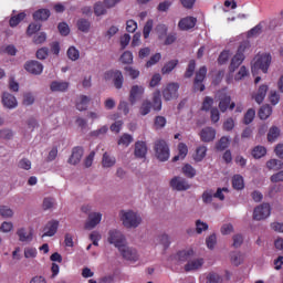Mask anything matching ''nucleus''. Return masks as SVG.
Returning <instances> with one entry per match:
<instances>
[{"mask_svg":"<svg viewBox=\"0 0 283 283\" xmlns=\"http://www.w3.org/2000/svg\"><path fill=\"white\" fill-rule=\"evenodd\" d=\"M119 219L126 229H138L143 224V217L134 210H122L119 212Z\"/></svg>","mask_w":283,"mask_h":283,"instance_id":"1","label":"nucleus"},{"mask_svg":"<svg viewBox=\"0 0 283 283\" xmlns=\"http://www.w3.org/2000/svg\"><path fill=\"white\" fill-rule=\"evenodd\" d=\"M249 46H250L249 41H244L240 44L237 53L231 60V63L229 66L230 74H233V72H235V70H238V67H240L242 63H244V59H245L244 51L248 50Z\"/></svg>","mask_w":283,"mask_h":283,"instance_id":"2","label":"nucleus"},{"mask_svg":"<svg viewBox=\"0 0 283 283\" xmlns=\"http://www.w3.org/2000/svg\"><path fill=\"white\" fill-rule=\"evenodd\" d=\"M270 65H271V54L258 55L254 59V63L252 65L253 76H255V74H258L259 70H261V72H263V74H266V72H269Z\"/></svg>","mask_w":283,"mask_h":283,"instance_id":"3","label":"nucleus"},{"mask_svg":"<svg viewBox=\"0 0 283 283\" xmlns=\"http://www.w3.org/2000/svg\"><path fill=\"white\" fill-rule=\"evenodd\" d=\"M155 156L161 163H166V160H169V145H167V142H165V139H158L157 142H155Z\"/></svg>","mask_w":283,"mask_h":283,"instance_id":"4","label":"nucleus"},{"mask_svg":"<svg viewBox=\"0 0 283 283\" xmlns=\"http://www.w3.org/2000/svg\"><path fill=\"white\" fill-rule=\"evenodd\" d=\"M217 97L219 98V109L224 113L227 109H235V102H231V95L227 94V90L219 91L217 93Z\"/></svg>","mask_w":283,"mask_h":283,"instance_id":"5","label":"nucleus"},{"mask_svg":"<svg viewBox=\"0 0 283 283\" xmlns=\"http://www.w3.org/2000/svg\"><path fill=\"white\" fill-rule=\"evenodd\" d=\"M271 217V205L269 203H261L253 210V220L258 222L262 220H266V218Z\"/></svg>","mask_w":283,"mask_h":283,"instance_id":"6","label":"nucleus"},{"mask_svg":"<svg viewBox=\"0 0 283 283\" xmlns=\"http://www.w3.org/2000/svg\"><path fill=\"white\" fill-rule=\"evenodd\" d=\"M116 90H122L123 88V83L125 78L123 77V72L115 70V71H106L104 73V80L105 81H112Z\"/></svg>","mask_w":283,"mask_h":283,"instance_id":"7","label":"nucleus"},{"mask_svg":"<svg viewBox=\"0 0 283 283\" xmlns=\"http://www.w3.org/2000/svg\"><path fill=\"white\" fill-rule=\"evenodd\" d=\"M108 242L109 244H114L116 249L119 250L126 244L125 234L116 229L109 230Z\"/></svg>","mask_w":283,"mask_h":283,"instance_id":"8","label":"nucleus"},{"mask_svg":"<svg viewBox=\"0 0 283 283\" xmlns=\"http://www.w3.org/2000/svg\"><path fill=\"white\" fill-rule=\"evenodd\" d=\"M205 78H207V66H201L196 72V77L193 82V90L195 92H205Z\"/></svg>","mask_w":283,"mask_h":283,"instance_id":"9","label":"nucleus"},{"mask_svg":"<svg viewBox=\"0 0 283 283\" xmlns=\"http://www.w3.org/2000/svg\"><path fill=\"white\" fill-rule=\"evenodd\" d=\"M118 251L124 260H127L128 262H138L140 258V255L138 254V250L129 248L127 243H125L124 247L120 248Z\"/></svg>","mask_w":283,"mask_h":283,"instance_id":"10","label":"nucleus"},{"mask_svg":"<svg viewBox=\"0 0 283 283\" xmlns=\"http://www.w3.org/2000/svg\"><path fill=\"white\" fill-rule=\"evenodd\" d=\"M178 90H180V84L178 83H169L167 86L163 90V97L166 101H174L178 98Z\"/></svg>","mask_w":283,"mask_h":283,"instance_id":"11","label":"nucleus"},{"mask_svg":"<svg viewBox=\"0 0 283 283\" xmlns=\"http://www.w3.org/2000/svg\"><path fill=\"white\" fill-rule=\"evenodd\" d=\"M193 258V249H186L178 251L175 255H172L171 260L175 264H185V262H189Z\"/></svg>","mask_w":283,"mask_h":283,"instance_id":"12","label":"nucleus"},{"mask_svg":"<svg viewBox=\"0 0 283 283\" xmlns=\"http://www.w3.org/2000/svg\"><path fill=\"white\" fill-rule=\"evenodd\" d=\"M170 187L175 191H188V189H191L189 181L182 177H174L170 180Z\"/></svg>","mask_w":283,"mask_h":283,"instance_id":"13","label":"nucleus"},{"mask_svg":"<svg viewBox=\"0 0 283 283\" xmlns=\"http://www.w3.org/2000/svg\"><path fill=\"white\" fill-rule=\"evenodd\" d=\"M143 94H145V86L143 85H133L129 92V103L132 105H136L139 98H143Z\"/></svg>","mask_w":283,"mask_h":283,"instance_id":"14","label":"nucleus"},{"mask_svg":"<svg viewBox=\"0 0 283 283\" xmlns=\"http://www.w3.org/2000/svg\"><path fill=\"white\" fill-rule=\"evenodd\" d=\"M2 105L6 107V109H17V107H19V102L14 95L10 94L9 92H3Z\"/></svg>","mask_w":283,"mask_h":283,"instance_id":"15","label":"nucleus"},{"mask_svg":"<svg viewBox=\"0 0 283 283\" xmlns=\"http://www.w3.org/2000/svg\"><path fill=\"white\" fill-rule=\"evenodd\" d=\"M15 233L18 235L19 242H25L27 244H30V242L34 240V231H28V228L25 227L18 228Z\"/></svg>","mask_w":283,"mask_h":283,"instance_id":"16","label":"nucleus"},{"mask_svg":"<svg viewBox=\"0 0 283 283\" xmlns=\"http://www.w3.org/2000/svg\"><path fill=\"white\" fill-rule=\"evenodd\" d=\"M44 233L42 234V238H53V235H56V231H59V221L52 220L49 221L44 229Z\"/></svg>","mask_w":283,"mask_h":283,"instance_id":"17","label":"nucleus"},{"mask_svg":"<svg viewBox=\"0 0 283 283\" xmlns=\"http://www.w3.org/2000/svg\"><path fill=\"white\" fill-rule=\"evenodd\" d=\"M24 70H27V72L30 74H43V64H41L39 61H29L24 64Z\"/></svg>","mask_w":283,"mask_h":283,"instance_id":"18","label":"nucleus"},{"mask_svg":"<svg viewBox=\"0 0 283 283\" xmlns=\"http://www.w3.org/2000/svg\"><path fill=\"white\" fill-rule=\"evenodd\" d=\"M203 264H205V259H190L185 264L184 269L187 273H191L193 271H198L199 269H202Z\"/></svg>","mask_w":283,"mask_h":283,"instance_id":"19","label":"nucleus"},{"mask_svg":"<svg viewBox=\"0 0 283 283\" xmlns=\"http://www.w3.org/2000/svg\"><path fill=\"white\" fill-rule=\"evenodd\" d=\"M103 220V213L101 212H92L88 216V220L85 223V229H95L101 224V221Z\"/></svg>","mask_w":283,"mask_h":283,"instance_id":"20","label":"nucleus"},{"mask_svg":"<svg viewBox=\"0 0 283 283\" xmlns=\"http://www.w3.org/2000/svg\"><path fill=\"white\" fill-rule=\"evenodd\" d=\"M202 143H213L216 140V130L213 127H205L199 134Z\"/></svg>","mask_w":283,"mask_h":283,"instance_id":"21","label":"nucleus"},{"mask_svg":"<svg viewBox=\"0 0 283 283\" xmlns=\"http://www.w3.org/2000/svg\"><path fill=\"white\" fill-rule=\"evenodd\" d=\"M83 158V148L81 147H75L72 150V155L69 158L67 163L69 165H78Z\"/></svg>","mask_w":283,"mask_h":283,"instance_id":"22","label":"nucleus"},{"mask_svg":"<svg viewBox=\"0 0 283 283\" xmlns=\"http://www.w3.org/2000/svg\"><path fill=\"white\" fill-rule=\"evenodd\" d=\"M208 148L205 145L198 146L192 155L195 163H202L207 158Z\"/></svg>","mask_w":283,"mask_h":283,"instance_id":"23","label":"nucleus"},{"mask_svg":"<svg viewBox=\"0 0 283 283\" xmlns=\"http://www.w3.org/2000/svg\"><path fill=\"white\" fill-rule=\"evenodd\" d=\"M134 154L136 158H145L147 156V143L140 140L136 142Z\"/></svg>","mask_w":283,"mask_h":283,"instance_id":"24","label":"nucleus"},{"mask_svg":"<svg viewBox=\"0 0 283 283\" xmlns=\"http://www.w3.org/2000/svg\"><path fill=\"white\" fill-rule=\"evenodd\" d=\"M197 21L193 17H186L179 21L178 25L181 30H191V28H196Z\"/></svg>","mask_w":283,"mask_h":283,"instance_id":"25","label":"nucleus"},{"mask_svg":"<svg viewBox=\"0 0 283 283\" xmlns=\"http://www.w3.org/2000/svg\"><path fill=\"white\" fill-rule=\"evenodd\" d=\"M51 92H67L70 83L65 81H53L50 85Z\"/></svg>","mask_w":283,"mask_h":283,"instance_id":"26","label":"nucleus"},{"mask_svg":"<svg viewBox=\"0 0 283 283\" xmlns=\"http://www.w3.org/2000/svg\"><path fill=\"white\" fill-rule=\"evenodd\" d=\"M116 165V157L114 155H109L108 153H104L102 157V167L104 169H112Z\"/></svg>","mask_w":283,"mask_h":283,"instance_id":"27","label":"nucleus"},{"mask_svg":"<svg viewBox=\"0 0 283 283\" xmlns=\"http://www.w3.org/2000/svg\"><path fill=\"white\" fill-rule=\"evenodd\" d=\"M189 154V148L185 143H180L178 145V155L172 158L174 163H178V160H185L187 155Z\"/></svg>","mask_w":283,"mask_h":283,"instance_id":"28","label":"nucleus"},{"mask_svg":"<svg viewBox=\"0 0 283 283\" xmlns=\"http://www.w3.org/2000/svg\"><path fill=\"white\" fill-rule=\"evenodd\" d=\"M266 92H269V86L268 85H261L259 87L256 94H254V96H253L255 103L261 105V103L264 102V98H266Z\"/></svg>","mask_w":283,"mask_h":283,"instance_id":"29","label":"nucleus"},{"mask_svg":"<svg viewBox=\"0 0 283 283\" xmlns=\"http://www.w3.org/2000/svg\"><path fill=\"white\" fill-rule=\"evenodd\" d=\"M90 105V97L86 95H80L76 99V109L78 112H85L87 109V106Z\"/></svg>","mask_w":283,"mask_h":283,"instance_id":"30","label":"nucleus"},{"mask_svg":"<svg viewBox=\"0 0 283 283\" xmlns=\"http://www.w3.org/2000/svg\"><path fill=\"white\" fill-rule=\"evenodd\" d=\"M76 25H77V30H80V32H84V34H87V32H90V30L92 28V22H90V20H87L85 18H81L77 20Z\"/></svg>","mask_w":283,"mask_h":283,"instance_id":"31","label":"nucleus"},{"mask_svg":"<svg viewBox=\"0 0 283 283\" xmlns=\"http://www.w3.org/2000/svg\"><path fill=\"white\" fill-rule=\"evenodd\" d=\"M0 216L4 220H10L14 218V210L10 206L1 205L0 206Z\"/></svg>","mask_w":283,"mask_h":283,"instance_id":"32","label":"nucleus"},{"mask_svg":"<svg viewBox=\"0 0 283 283\" xmlns=\"http://www.w3.org/2000/svg\"><path fill=\"white\" fill-rule=\"evenodd\" d=\"M266 168L270 171H280L283 169V161L280 159H270L266 161Z\"/></svg>","mask_w":283,"mask_h":283,"instance_id":"33","label":"nucleus"},{"mask_svg":"<svg viewBox=\"0 0 283 283\" xmlns=\"http://www.w3.org/2000/svg\"><path fill=\"white\" fill-rule=\"evenodd\" d=\"M153 109H155V112H160V109H163V99L160 97V91H156L153 94Z\"/></svg>","mask_w":283,"mask_h":283,"instance_id":"34","label":"nucleus"},{"mask_svg":"<svg viewBox=\"0 0 283 283\" xmlns=\"http://www.w3.org/2000/svg\"><path fill=\"white\" fill-rule=\"evenodd\" d=\"M195 231L198 235H202L205 231H209V224L200 219L195 222Z\"/></svg>","mask_w":283,"mask_h":283,"instance_id":"35","label":"nucleus"},{"mask_svg":"<svg viewBox=\"0 0 283 283\" xmlns=\"http://www.w3.org/2000/svg\"><path fill=\"white\" fill-rule=\"evenodd\" d=\"M33 19L35 21H48L50 19V10L40 9L35 13H33Z\"/></svg>","mask_w":283,"mask_h":283,"instance_id":"36","label":"nucleus"},{"mask_svg":"<svg viewBox=\"0 0 283 283\" xmlns=\"http://www.w3.org/2000/svg\"><path fill=\"white\" fill-rule=\"evenodd\" d=\"M132 143H134V136L125 133L119 137L117 145H119L122 147H129V145H132Z\"/></svg>","mask_w":283,"mask_h":283,"instance_id":"37","label":"nucleus"},{"mask_svg":"<svg viewBox=\"0 0 283 283\" xmlns=\"http://www.w3.org/2000/svg\"><path fill=\"white\" fill-rule=\"evenodd\" d=\"M233 189L238 191L244 189V178L241 175H234L232 178Z\"/></svg>","mask_w":283,"mask_h":283,"instance_id":"38","label":"nucleus"},{"mask_svg":"<svg viewBox=\"0 0 283 283\" xmlns=\"http://www.w3.org/2000/svg\"><path fill=\"white\" fill-rule=\"evenodd\" d=\"M177 65H178V60H171L167 62L161 69V74H171V72L176 70Z\"/></svg>","mask_w":283,"mask_h":283,"instance_id":"39","label":"nucleus"},{"mask_svg":"<svg viewBox=\"0 0 283 283\" xmlns=\"http://www.w3.org/2000/svg\"><path fill=\"white\" fill-rule=\"evenodd\" d=\"M273 114V108L270 105H264L259 109V117L261 120H266Z\"/></svg>","mask_w":283,"mask_h":283,"instance_id":"40","label":"nucleus"},{"mask_svg":"<svg viewBox=\"0 0 283 283\" xmlns=\"http://www.w3.org/2000/svg\"><path fill=\"white\" fill-rule=\"evenodd\" d=\"M265 154H266V147H264V146H255L252 149V156L256 160H260V158H264Z\"/></svg>","mask_w":283,"mask_h":283,"instance_id":"41","label":"nucleus"},{"mask_svg":"<svg viewBox=\"0 0 283 283\" xmlns=\"http://www.w3.org/2000/svg\"><path fill=\"white\" fill-rule=\"evenodd\" d=\"M149 112H151V102L149 99H144L139 107V114L142 116H147V114H149Z\"/></svg>","mask_w":283,"mask_h":283,"instance_id":"42","label":"nucleus"},{"mask_svg":"<svg viewBox=\"0 0 283 283\" xmlns=\"http://www.w3.org/2000/svg\"><path fill=\"white\" fill-rule=\"evenodd\" d=\"M66 54L70 61H78L81 59V52L75 46H70Z\"/></svg>","mask_w":283,"mask_h":283,"instance_id":"43","label":"nucleus"},{"mask_svg":"<svg viewBox=\"0 0 283 283\" xmlns=\"http://www.w3.org/2000/svg\"><path fill=\"white\" fill-rule=\"evenodd\" d=\"M230 261L233 266H240L242 264V253L234 251L230 253Z\"/></svg>","mask_w":283,"mask_h":283,"instance_id":"44","label":"nucleus"},{"mask_svg":"<svg viewBox=\"0 0 283 283\" xmlns=\"http://www.w3.org/2000/svg\"><path fill=\"white\" fill-rule=\"evenodd\" d=\"M119 61L125 65H129L134 63V54L132 53V51H125L119 57Z\"/></svg>","mask_w":283,"mask_h":283,"instance_id":"45","label":"nucleus"},{"mask_svg":"<svg viewBox=\"0 0 283 283\" xmlns=\"http://www.w3.org/2000/svg\"><path fill=\"white\" fill-rule=\"evenodd\" d=\"M279 137H280V128H277L275 126L270 128V130L268 133L269 143H275V140H277Z\"/></svg>","mask_w":283,"mask_h":283,"instance_id":"46","label":"nucleus"},{"mask_svg":"<svg viewBox=\"0 0 283 283\" xmlns=\"http://www.w3.org/2000/svg\"><path fill=\"white\" fill-rule=\"evenodd\" d=\"M94 13L96 17H103V14H107V7H105V3L97 2L94 6Z\"/></svg>","mask_w":283,"mask_h":283,"instance_id":"47","label":"nucleus"},{"mask_svg":"<svg viewBox=\"0 0 283 283\" xmlns=\"http://www.w3.org/2000/svg\"><path fill=\"white\" fill-rule=\"evenodd\" d=\"M36 255H39V251L36 250V248L28 247L24 249V258L27 260H34Z\"/></svg>","mask_w":283,"mask_h":283,"instance_id":"48","label":"nucleus"},{"mask_svg":"<svg viewBox=\"0 0 283 283\" xmlns=\"http://www.w3.org/2000/svg\"><path fill=\"white\" fill-rule=\"evenodd\" d=\"M23 19H25V12L19 13L18 15H14L10 19L9 23L11 28H17V25L19 23H21V21H23Z\"/></svg>","mask_w":283,"mask_h":283,"instance_id":"49","label":"nucleus"},{"mask_svg":"<svg viewBox=\"0 0 283 283\" xmlns=\"http://www.w3.org/2000/svg\"><path fill=\"white\" fill-rule=\"evenodd\" d=\"M255 118V109L250 108L244 115L243 123L244 125H251Z\"/></svg>","mask_w":283,"mask_h":283,"instance_id":"50","label":"nucleus"},{"mask_svg":"<svg viewBox=\"0 0 283 283\" xmlns=\"http://www.w3.org/2000/svg\"><path fill=\"white\" fill-rule=\"evenodd\" d=\"M247 76H249V69L241 66L234 75V81H242V78H247Z\"/></svg>","mask_w":283,"mask_h":283,"instance_id":"51","label":"nucleus"},{"mask_svg":"<svg viewBox=\"0 0 283 283\" xmlns=\"http://www.w3.org/2000/svg\"><path fill=\"white\" fill-rule=\"evenodd\" d=\"M161 59H163V55L160 53H156V54L151 55L150 59L146 63V67H154V65L159 63Z\"/></svg>","mask_w":283,"mask_h":283,"instance_id":"52","label":"nucleus"},{"mask_svg":"<svg viewBox=\"0 0 283 283\" xmlns=\"http://www.w3.org/2000/svg\"><path fill=\"white\" fill-rule=\"evenodd\" d=\"M182 172L187 178H193L196 176V169L189 164L182 167Z\"/></svg>","mask_w":283,"mask_h":283,"instance_id":"53","label":"nucleus"},{"mask_svg":"<svg viewBox=\"0 0 283 283\" xmlns=\"http://www.w3.org/2000/svg\"><path fill=\"white\" fill-rule=\"evenodd\" d=\"M229 143H230L229 137H227V136L221 137L217 144V149L219 151H224V149H227V147H229Z\"/></svg>","mask_w":283,"mask_h":283,"instance_id":"54","label":"nucleus"},{"mask_svg":"<svg viewBox=\"0 0 283 283\" xmlns=\"http://www.w3.org/2000/svg\"><path fill=\"white\" fill-rule=\"evenodd\" d=\"M151 30H154V20H148L144 25V39H149V34H151Z\"/></svg>","mask_w":283,"mask_h":283,"instance_id":"55","label":"nucleus"},{"mask_svg":"<svg viewBox=\"0 0 283 283\" xmlns=\"http://www.w3.org/2000/svg\"><path fill=\"white\" fill-rule=\"evenodd\" d=\"M22 105H24L25 107H30V105H34V94L24 93Z\"/></svg>","mask_w":283,"mask_h":283,"instance_id":"56","label":"nucleus"},{"mask_svg":"<svg viewBox=\"0 0 283 283\" xmlns=\"http://www.w3.org/2000/svg\"><path fill=\"white\" fill-rule=\"evenodd\" d=\"M207 283H222V277L216 272H210L207 277Z\"/></svg>","mask_w":283,"mask_h":283,"instance_id":"57","label":"nucleus"},{"mask_svg":"<svg viewBox=\"0 0 283 283\" xmlns=\"http://www.w3.org/2000/svg\"><path fill=\"white\" fill-rule=\"evenodd\" d=\"M206 244L210 250L216 249V244H218V237H216V234H210L206 239Z\"/></svg>","mask_w":283,"mask_h":283,"instance_id":"58","label":"nucleus"},{"mask_svg":"<svg viewBox=\"0 0 283 283\" xmlns=\"http://www.w3.org/2000/svg\"><path fill=\"white\" fill-rule=\"evenodd\" d=\"M18 167L20 169H24L25 171H30L32 169V161L28 158H23L18 163Z\"/></svg>","mask_w":283,"mask_h":283,"instance_id":"59","label":"nucleus"},{"mask_svg":"<svg viewBox=\"0 0 283 283\" xmlns=\"http://www.w3.org/2000/svg\"><path fill=\"white\" fill-rule=\"evenodd\" d=\"M13 229H14V223H12L11 221H4L0 226V231L2 233H10V231H12Z\"/></svg>","mask_w":283,"mask_h":283,"instance_id":"60","label":"nucleus"},{"mask_svg":"<svg viewBox=\"0 0 283 283\" xmlns=\"http://www.w3.org/2000/svg\"><path fill=\"white\" fill-rule=\"evenodd\" d=\"M193 72H196V61L191 60L185 73L186 78H191V76H193Z\"/></svg>","mask_w":283,"mask_h":283,"instance_id":"61","label":"nucleus"},{"mask_svg":"<svg viewBox=\"0 0 283 283\" xmlns=\"http://www.w3.org/2000/svg\"><path fill=\"white\" fill-rule=\"evenodd\" d=\"M107 132H109V127H107V125H104L101 128L93 130L91 133V136H96L98 138L101 136H105V134H107Z\"/></svg>","mask_w":283,"mask_h":283,"instance_id":"62","label":"nucleus"},{"mask_svg":"<svg viewBox=\"0 0 283 283\" xmlns=\"http://www.w3.org/2000/svg\"><path fill=\"white\" fill-rule=\"evenodd\" d=\"M39 30H41V23H31L28 27L27 34H29V36H32V34H36Z\"/></svg>","mask_w":283,"mask_h":283,"instance_id":"63","label":"nucleus"},{"mask_svg":"<svg viewBox=\"0 0 283 283\" xmlns=\"http://www.w3.org/2000/svg\"><path fill=\"white\" fill-rule=\"evenodd\" d=\"M123 125H124L123 120H116L111 125V132H113V134H120V130L123 129Z\"/></svg>","mask_w":283,"mask_h":283,"instance_id":"64","label":"nucleus"}]
</instances>
